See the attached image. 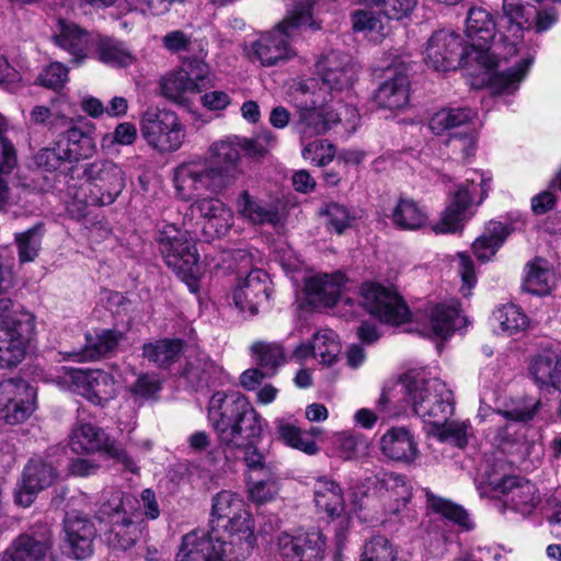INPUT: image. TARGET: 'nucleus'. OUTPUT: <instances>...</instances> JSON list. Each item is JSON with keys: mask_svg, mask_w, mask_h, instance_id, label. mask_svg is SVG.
<instances>
[{"mask_svg": "<svg viewBox=\"0 0 561 561\" xmlns=\"http://www.w3.org/2000/svg\"><path fill=\"white\" fill-rule=\"evenodd\" d=\"M57 125H60L57 135L59 140H64V149L61 153L69 163L88 159L95 152V141L93 134L95 128L92 124L71 118H57Z\"/></svg>", "mask_w": 561, "mask_h": 561, "instance_id": "obj_19", "label": "nucleus"}, {"mask_svg": "<svg viewBox=\"0 0 561 561\" xmlns=\"http://www.w3.org/2000/svg\"><path fill=\"white\" fill-rule=\"evenodd\" d=\"M64 529L66 540L76 559L83 560L92 554L96 529L88 516L78 512L67 514L64 519Z\"/></svg>", "mask_w": 561, "mask_h": 561, "instance_id": "obj_25", "label": "nucleus"}, {"mask_svg": "<svg viewBox=\"0 0 561 561\" xmlns=\"http://www.w3.org/2000/svg\"><path fill=\"white\" fill-rule=\"evenodd\" d=\"M140 133L147 144L160 152L176 151L185 138L183 124L170 110L148 108L140 119Z\"/></svg>", "mask_w": 561, "mask_h": 561, "instance_id": "obj_10", "label": "nucleus"}, {"mask_svg": "<svg viewBox=\"0 0 561 561\" xmlns=\"http://www.w3.org/2000/svg\"><path fill=\"white\" fill-rule=\"evenodd\" d=\"M55 44L71 56V62H83L94 46L93 36L73 22L58 20Z\"/></svg>", "mask_w": 561, "mask_h": 561, "instance_id": "obj_24", "label": "nucleus"}, {"mask_svg": "<svg viewBox=\"0 0 561 561\" xmlns=\"http://www.w3.org/2000/svg\"><path fill=\"white\" fill-rule=\"evenodd\" d=\"M510 234L508 228L500 221L491 220L482 236L472 243V250L481 261H489Z\"/></svg>", "mask_w": 561, "mask_h": 561, "instance_id": "obj_40", "label": "nucleus"}, {"mask_svg": "<svg viewBox=\"0 0 561 561\" xmlns=\"http://www.w3.org/2000/svg\"><path fill=\"white\" fill-rule=\"evenodd\" d=\"M503 12L516 35L523 27L531 28L533 13H536V8L523 4L518 0H503Z\"/></svg>", "mask_w": 561, "mask_h": 561, "instance_id": "obj_52", "label": "nucleus"}, {"mask_svg": "<svg viewBox=\"0 0 561 561\" xmlns=\"http://www.w3.org/2000/svg\"><path fill=\"white\" fill-rule=\"evenodd\" d=\"M135 502L136 500L130 495H125L121 491H113L110 497L101 505L98 514L100 518H122V516H127V508H133Z\"/></svg>", "mask_w": 561, "mask_h": 561, "instance_id": "obj_57", "label": "nucleus"}, {"mask_svg": "<svg viewBox=\"0 0 561 561\" xmlns=\"http://www.w3.org/2000/svg\"><path fill=\"white\" fill-rule=\"evenodd\" d=\"M553 272L548 267V262L542 257H535L525 266L523 289L533 295H547L551 289Z\"/></svg>", "mask_w": 561, "mask_h": 561, "instance_id": "obj_37", "label": "nucleus"}, {"mask_svg": "<svg viewBox=\"0 0 561 561\" xmlns=\"http://www.w3.org/2000/svg\"><path fill=\"white\" fill-rule=\"evenodd\" d=\"M330 102L329 94L322 89H316L313 83L304 84L296 91L293 128L300 136L301 142L325 134L344 117L357 116L356 108L344 104L332 108Z\"/></svg>", "mask_w": 561, "mask_h": 561, "instance_id": "obj_4", "label": "nucleus"}, {"mask_svg": "<svg viewBox=\"0 0 561 561\" xmlns=\"http://www.w3.org/2000/svg\"><path fill=\"white\" fill-rule=\"evenodd\" d=\"M208 420L225 450H243L244 462L251 471L273 473L264 455L255 446L263 430L262 419L245 397L214 393L209 401Z\"/></svg>", "mask_w": 561, "mask_h": 561, "instance_id": "obj_1", "label": "nucleus"}, {"mask_svg": "<svg viewBox=\"0 0 561 561\" xmlns=\"http://www.w3.org/2000/svg\"><path fill=\"white\" fill-rule=\"evenodd\" d=\"M501 329L508 334H514L527 325V317L522 309L515 305H506L495 312Z\"/></svg>", "mask_w": 561, "mask_h": 561, "instance_id": "obj_59", "label": "nucleus"}, {"mask_svg": "<svg viewBox=\"0 0 561 561\" xmlns=\"http://www.w3.org/2000/svg\"><path fill=\"white\" fill-rule=\"evenodd\" d=\"M36 390L23 379L0 381V420L20 424L35 410Z\"/></svg>", "mask_w": 561, "mask_h": 561, "instance_id": "obj_15", "label": "nucleus"}, {"mask_svg": "<svg viewBox=\"0 0 561 561\" xmlns=\"http://www.w3.org/2000/svg\"><path fill=\"white\" fill-rule=\"evenodd\" d=\"M344 276L341 273L320 274L310 277L306 283L307 300L313 307H332L337 301Z\"/></svg>", "mask_w": 561, "mask_h": 561, "instance_id": "obj_29", "label": "nucleus"}, {"mask_svg": "<svg viewBox=\"0 0 561 561\" xmlns=\"http://www.w3.org/2000/svg\"><path fill=\"white\" fill-rule=\"evenodd\" d=\"M359 4L376 7L387 18L401 20L410 14L417 4V0H356Z\"/></svg>", "mask_w": 561, "mask_h": 561, "instance_id": "obj_55", "label": "nucleus"}, {"mask_svg": "<svg viewBox=\"0 0 561 561\" xmlns=\"http://www.w3.org/2000/svg\"><path fill=\"white\" fill-rule=\"evenodd\" d=\"M314 503L319 511L330 516L340 515L344 508V497L339 484L328 479H319L314 484Z\"/></svg>", "mask_w": 561, "mask_h": 561, "instance_id": "obj_42", "label": "nucleus"}, {"mask_svg": "<svg viewBox=\"0 0 561 561\" xmlns=\"http://www.w3.org/2000/svg\"><path fill=\"white\" fill-rule=\"evenodd\" d=\"M124 334L116 330H102L94 336L87 335V344L79 351H73L69 355L77 362L95 360L114 352Z\"/></svg>", "mask_w": 561, "mask_h": 561, "instance_id": "obj_34", "label": "nucleus"}, {"mask_svg": "<svg viewBox=\"0 0 561 561\" xmlns=\"http://www.w3.org/2000/svg\"><path fill=\"white\" fill-rule=\"evenodd\" d=\"M533 64L531 57L520 59L514 67L504 71H494L489 75V84L494 93H513Z\"/></svg>", "mask_w": 561, "mask_h": 561, "instance_id": "obj_38", "label": "nucleus"}, {"mask_svg": "<svg viewBox=\"0 0 561 561\" xmlns=\"http://www.w3.org/2000/svg\"><path fill=\"white\" fill-rule=\"evenodd\" d=\"M465 323L466 319L460 316L458 302L438 304L430 310L424 334L445 340Z\"/></svg>", "mask_w": 561, "mask_h": 561, "instance_id": "obj_28", "label": "nucleus"}, {"mask_svg": "<svg viewBox=\"0 0 561 561\" xmlns=\"http://www.w3.org/2000/svg\"><path fill=\"white\" fill-rule=\"evenodd\" d=\"M229 540H226L217 533L216 548L221 550L220 561H243L252 552L255 538L250 529L245 526L241 531H227Z\"/></svg>", "mask_w": 561, "mask_h": 561, "instance_id": "obj_35", "label": "nucleus"}, {"mask_svg": "<svg viewBox=\"0 0 561 561\" xmlns=\"http://www.w3.org/2000/svg\"><path fill=\"white\" fill-rule=\"evenodd\" d=\"M59 478L57 465L46 457L35 456L28 460L23 470L21 490L15 495V501L30 506L34 495L51 486Z\"/></svg>", "mask_w": 561, "mask_h": 561, "instance_id": "obj_20", "label": "nucleus"}, {"mask_svg": "<svg viewBox=\"0 0 561 561\" xmlns=\"http://www.w3.org/2000/svg\"><path fill=\"white\" fill-rule=\"evenodd\" d=\"M437 436L442 442L454 444L459 448H463L468 444L469 425L466 422L447 421L433 426Z\"/></svg>", "mask_w": 561, "mask_h": 561, "instance_id": "obj_56", "label": "nucleus"}, {"mask_svg": "<svg viewBox=\"0 0 561 561\" xmlns=\"http://www.w3.org/2000/svg\"><path fill=\"white\" fill-rule=\"evenodd\" d=\"M340 342L334 331L323 329L313 334L312 355L314 357H319L322 364H333L340 353Z\"/></svg>", "mask_w": 561, "mask_h": 561, "instance_id": "obj_50", "label": "nucleus"}, {"mask_svg": "<svg viewBox=\"0 0 561 561\" xmlns=\"http://www.w3.org/2000/svg\"><path fill=\"white\" fill-rule=\"evenodd\" d=\"M96 54L100 61L111 66L127 67L135 61V56L124 43L110 37L98 41Z\"/></svg>", "mask_w": 561, "mask_h": 561, "instance_id": "obj_44", "label": "nucleus"}, {"mask_svg": "<svg viewBox=\"0 0 561 561\" xmlns=\"http://www.w3.org/2000/svg\"><path fill=\"white\" fill-rule=\"evenodd\" d=\"M34 335V314L14 308L10 298H0V368L20 364Z\"/></svg>", "mask_w": 561, "mask_h": 561, "instance_id": "obj_5", "label": "nucleus"}, {"mask_svg": "<svg viewBox=\"0 0 561 561\" xmlns=\"http://www.w3.org/2000/svg\"><path fill=\"white\" fill-rule=\"evenodd\" d=\"M508 466L504 459H485L482 463L481 482L490 486L495 493H501L510 479L516 476L508 474Z\"/></svg>", "mask_w": 561, "mask_h": 561, "instance_id": "obj_49", "label": "nucleus"}, {"mask_svg": "<svg viewBox=\"0 0 561 561\" xmlns=\"http://www.w3.org/2000/svg\"><path fill=\"white\" fill-rule=\"evenodd\" d=\"M407 399L415 414L432 426L447 421L454 413L453 392L438 379L414 381L407 387Z\"/></svg>", "mask_w": 561, "mask_h": 561, "instance_id": "obj_8", "label": "nucleus"}, {"mask_svg": "<svg viewBox=\"0 0 561 561\" xmlns=\"http://www.w3.org/2000/svg\"><path fill=\"white\" fill-rule=\"evenodd\" d=\"M207 153L209 159L183 162L174 171L176 192L185 201L207 194H222L242 174L237 137L213 142Z\"/></svg>", "mask_w": 561, "mask_h": 561, "instance_id": "obj_2", "label": "nucleus"}, {"mask_svg": "<svg viewBox=\"0 0 561 561\" xmlns=\"http://www.w3.org/2000/svg\"><path fill=\"white\" fill-rule=\"evenodd\" d=\"M476 112L469 107H448L436 112L431 121L430 128L436 135L447 133L448 136L459 130H471Z\"/></svg>", "mask_w": 561, "mask_h": 561, "instance_id": "obj_33", "label": "nucleus"}, {"mask_svg": "<svg viewBox=\"0 0 561 561\" xmlns=\"http://www.w3.org/2000/svg\"><path fill=\"white\" fill-rule=\"evenodd\" d=\"M165 264L185 283L192 285L198 273V253L191 234L174 225H165L157 238Z\"/></svg>", "mask_w": 561, "mask_h": 561, "instance_id": "obj_7", "label": "nucleus"}, {"mask_svg": "<svg viewBox=\"0 0 561 561\" xmlns=\"http://www.w3.org/2000/svg\"><path fill=\"white\" fill-rule=\"evenodd\" d=\"M426 503L433 513L440 515L460 529L465 531L473 529L474 523L462 506L432 493L426 494Z\"/></svg>", "mask_w": 561, "mask_h": 561, "instance_id": "obj_39", "label": "nucleus"}, {"mask_svg": "<svg viewBox=\"0 0 561 561\" xmlns=\"http://www.w3.org/2000/svg\"><path fill=\"white\" fill-rule=\"evenodd\" d=\"M298 541L300 542L301 561H320L325 552V539L321 531L299 530Z\"/></svg>", "mask_w": 561, "mask_h": 561, "instance_id": "obj_53", "label": "nucleus"}, {"mask_svg": "<svg viewBox=\"0 0 561 561\" xmlns=\"http://www.w3.org/2000/svg\"><path fill=\"white\" fill-rule=\"evenodd\" d=\"M445 145L454 159L466 161L476 152V133L473 129L455 131L447 137Z\"/></svg>", "mask_w": 561, "mask_h": 561, "instance_id": "obj_54", "label": "nucleus"}, {"mask_svg": "<svg viewBox=\"0 0 561 561\" xmlns=\"http://www.w3.org/2000/svg\"><path fill=\"white\" fill-rule=\"evenodd\" d=\"M410 81L402 67H389L386 79L375 91L374 100L378 107L391 112L404 108L409 103Z\"/></svg>", "mask_w": 561, "mask_h": 561, "instance_id": "obj_22", "label": "nucleus"}, {"mask_svg": "<svg viewBox=\"0 0 561 561\" xmlns=\"http://www.w3.org/2000/svg\"><path fill=\"white\" fill-rule=\"evenodd\" d=\"M356 72L350 55L331 50L316 64V73L321 81V85H318L316 81H310L308 84L313 83L316 89H322L332 101L333 91H343L353 85L356 80Z\"/></svg>", "mask_w": 561, "mask_h": 561, "instance_id": "obj_16", "label": "nucleus"}, {"mask_svg": "<svg viewBox=\"0 0 561 561\" xmlns=\"http://www.w3.org/2000/svg\"><path fill=\"white\" fill-rule=\"evenodd\" d=\"M1 561H56L51 530L48 526L41 525L20 535L4 552Z\"/></svg>", "mask_w": 561, "mask_h": 561, "instance_id": "obj_18", "label": "nucleus"}, {"mask_svg": "<svg viewBox=\"0 0 561 561\" xmlns=\"http://www.w3.org/2000/svg\"><path fill=\"white\" fill-rule=\"evenodd\" d=\"M268 275L262 270H252L241 279L232 293V300L240 312L249 316L257 313V306L268 299Z\"/></svg>", "mask_w": 561, "mask_h": 561, "instance_id": "obj_23", "label": "nucleus"}, {"mask_svg": "<svg viewBox=\"0 0 561 561\" xmlns=\"http://www.w3.org/2000/svg\"><path fill=\"white\" fill-rule=\"evenodd\" d=\"M359 561H397V550L386 536L373 535L364 540Z\"/></svg>", "mask_w": 561, "mask_h": 561, "instance_id": "obj_48", "label": "nucleus"}, {"mask_svg": "<svg viewBox=\"0 0 561 561\" xmlns=\"http://www.w3.org/2000/svg\"><path fill=\"white\" fill-rule=\"evenodd\" d=\"M237 214L252 225H276L278 211L264 201L252 196L248 190L242 191L236 198Z\"/></svg>", "mask_w": 561, "mask_h": 561, "instance_id": "obj_32", "label": "nucleus"}, {"mask_svg": "<svg viewBox=\"0 0 561 561\" xmlns=\"http://www.w3.org/2000/svg\"><path fill=\"white\" fill-rule=\"evenodd\" d=\"M321 214L328 218L330 229L339 234L350 228L352 221L355 219V216L346 206L333 202L328 203L321 210Z\"/></svg>", "mask_w": 561, "mask_h": 561, "instance_id": "obj_60", "label": "nucleus"}, {"mask_svg": "<svg viewBox=\"0 0 561 561\" xmlns=\"http://www.w3.org/2000/svg\"><path fill=\"white\" fill-rule=\"evenodd\" d=\"M140 537V524L129 516L112 522L110 542L117 549L127 550L135 546Z\"/></svg>", "mask_w": 561, "mask_h": 561, "instance_id": "obj_47", "label": "nucleus"}, {"mask_svg": "<svg viewBox=\"0 0 561 561\" xmlns=\"http://www.w3.org/2000/svg\"><path fill=\"white\" fill-rule=\"evenodd\" d=\"M181 339H162L142 345V356L159 368H168L179 360L184 350Z\"/></svg>", "mask_w": 561, "mask_h": 561, "instance_id": "obj_36", "label": "nucleus"}, {"mask_svg": "<svg viewBox=\"0 0 561 561\" xmlns=\"http://www.w3.org/2000/svg\"><path fill=\"white\" fill-rule=\"evenodd\" d=\"M298 533H280L276 537V549L283 561H301Z\"/></svg>", "mask_w": 561, "mask_h": 561, "instance_id": "obj_64", "label": "nucleus"}, {"mask_svg": "<svg viewBox=\"0 0 561 561\" xmlns=\"http://www.w3.org/2000/svg\"><path fill=\"white\" fill-rule=\"evenodd\" d=\"M313 3V0L296 3L274 28L262 33L251 44L250 59L259 61L263 67H273L296 56L291 43L299 30L305 25L312 30L320 28V25L312 20Z\"/></svg>", "mask_w": 561, "mask_h": 561, "instance_id": "obj_3", "label": "nucleus"}, {"mask_svg": "<svg viewBox=\"0 0 561 561\" xmlns=\"http://www.w3.org/2000/svg\"><path fill=\"white\" fill-rule=\"evenodd\" d=\"M360 297L363 307L382 322L399 325L410 319V310L403 299L378 284H363Z\"/></svg>", "mask_w": 561, "mask_h": 561, "instance_id": "obj_14", "label": "nucleus"}, {"mask_svg": "<svg viewBox=\"0 0 561 561\" xmlns=\"http://www.w3.org/2000/svg\"><path fill=\"white\" fill-rule=\"evenodd\" d=\"M73 383L77 391L95 405H102L114 393V381L111 375L102 370H78L75 373Z\"/></svg>", "mask_w": 561, "mask_h": 561, "instance_id": "obj_27", "label": "nucleus"}, {"mask_svg": "<svg viewBox=\"0 0 561 561\" xmlns=\"http://www.w3.org/2000/svg\"><path fill=\"white\" fill-rule=\"evenodd\" d=\"M427 216L417 204L410 198H400L392 210L393 225L403 230H415L423 227Z\"/></svg>", "mask_w": 561, "mask_h": 561, "instance_id": "obj_43", "label": "nucleus"}, {"mask_svg": "<svg viewBox=\"0 0 561 561\" xmlns=\"http://www.w3.org/2000/svg\"><path fill=\"white\" fill-rule=\"evenodd\" d=\"M221 370L206 354H197L187 360L184 376L195 387H209L214 385Z\"/></svg>", "mask_w": 561, "mask_h": 561, "instance_id": "obj_41", "label": "nucleus"}, {"mask_svg": "<svg viewBox=\"0 0 561 561\" xmlns=\"http://www.w3.org/2000/svg\"><path fill=\"white\" fill-rule=\"evenodd\" d=\"M41 84L48 89L59 90L68 81V68L59 62H51L38 78Z\"/></svg>", "mask_w": 561, "mask_h": 561, "instance_id": "obj_63", "label": "nucleus"}, {"mask_svg": "<svg viewBox=\"0 0 561 561\" xmlns=\"http://www.w3.org/2000/svg\"><path fill=\"white\" fill-rule=\"evenodd\" d=\"M137 137L136 126L131 123H119L113 133H107L102 137L101 146L112 148L115 145L129 146L134 144Z\"/></svg>", "mask_w": 561, "mask_h": 561, "instance_id": "obj_62", "label": "nucleus"}, {"mask_svg": "<svg viewBox=\"0 0 561 561\" xmlns=\"http://www.w3.org/2000/svg\"><path fill=\"white\" fill-rule=\"evenodd\" d=\"M556 365H558V354L553 352H543L537 355L530 365V374L534 380L539 386H549Z\"/></svg>", "mask_w": 561, "mask_h": 561, "instance_id": "obj_58", "label": "nucleus"}, {"mask_svg": "<svg viewBox=\"0 0 561 561\" xmlns=\"http://www.w3.org/2000/svg\"><path fill=\"white\" fill-rule=\"evenodd\" d=\"M381 453L396 461L412 462L417 456L416 443L405 427H392L380 438Z\"/></svg>", "mask_w": 561, "mask_h": 561, "instance_id": "obj_31", "label": "nucleus"}, {"mask_svg": "<svg viewBox=\"0 0 561 561\" xmlns=\"http://www.w3.org/2000/svg\"><path fill=\"white\" fill-rule=\"evenodd\" d=\"M278 491V480L274 473H271L266 474L265 479L252 482L249 486V496L253 502L263 504L274 500Z\"/></svg>", "mask_w": 561, "mask_h": 561, "instance_id": "obj_61", "label": "nucleus"}, {"mask_svg": "<svg viewBox=\"0 0 561 561\" xmlns=\"http://www.w3.org/2000/svg\"><path fill=\"white\" fill-rule=\"evenodd\" d=\"M425 60L437 71H449L474 61V57L459 34L440 30L428 39Z\"/></svg>", "mask_w": 561, "mask_h": 561, "instance_id": "obj_12", "label": "nucleus"}, {"mask_svg": "<svg viewBox=\"0 0 561 561\" xmlns=\"http://www.w3.org/2000/svg\"><path fill=\"white\" fill-rule=\"evenodd\" d=\"M44 237V225L36 224L32 228L14 236L18 248V256L21 263L33 262L39 254Z\"/></svg>", "mask_w": 561, "mask_h": 561, "instance_id": "obj_45", "label": "nucleus"}, {"mask_svg": "<svg viewBox=\"0 0 561 561\" xmlns=\"http://www.w3.org/2000/svg\"><path fill=\"white\" fill-rule=\"evenodd\" d=\"M217 529L191 531L183 536L176 561H220L221 550H217Z\"/></svg>", "mask_w": 561, "mask_h": 561, "instance_id": "obj_26", "label": "nucleus"}, {"mask_svg": "<svg viewBox=\"0 0 561 561\" xmlns=\"http://www.w3.org/2000/svg\"><path fill=\"white\" fill-rule=\"evenodd\" d=\"M472 175L453 193L449 205L434 228L436 232H456L469 217L470 207L474 203L480 205L486 198L490 179L478 171H473Z\"/></svg>", "mask_w": 561, "mask_h": 561, "instance_id": "obj_9", "label": "nucleus"}, {"mask_svg": "<svg viewBox=\"0 0 561 561\" xmlns=\"http://www.w3.org/2000/svg\"><path fill=\"white\" fill-rule=\"evenodd\" d=\"M496 34V24L490 12L482 8H471L466 20V35L470 41L468 48L474 61L488 70L497 67L495 54L490 51V44Z\"/></svg>", "mask_w": 561, "mask_h": 561, "instance_id": "obj_13", "label": "nucleus"}, {"mask_svg": "<svg viewBox=\"0 0 561 561\" xmlns=\"http://www.w3.org/2000/svg\"><path fill=\"white\" fill-rule=\"evenodd\" d=\"M211 517L209 527L214 525L217 533L220 528L225 531H241L250 526L244 502L232 491L225 490L213 497Z\"/></svg>", "mask_w": 561, "mask_h": 561, "instance_id": "obj_21", "label": "nucleus"}, {"mask_svg": "<svg viewBox=\"0 0 561 561\" xmlns=\"http://www.w3.org/2000/svg\"><path fill=\"white\" fill-rule=\"evenodd\" d=\"M257 366L266 371L267 376H274L279 366L286 362L285 351L276 343L257 342L251 347Z\"/></svg>", "mask_w": 561, "mask_h": 561, "instance_id": "obj_46", "label": "nucleus"}, {"mask_svg": "<svg viewBox=\"0 0 561 561\" xmlns=\"http://www.w3.org/2000/svg\"><path fill=\"white\" fill-rule=\"evenodd\" d=\"M69 445L75 453H95L104 450L111 458L121 462L128 471L135 473L138 471L131 456L118 445L110 443L105 433L91 425L81 424L73 430Z\"/></svg>", "mask_w": 561, "mask_h": 561, "instance_id": "obj_17", "label": "nucleus"}, {"mask_svg": "<svg viewBox=\"0 0 561 561\" xmlns=\"http://www.w3.org/2000/svg\"><path fill=\"white\" fill-rule=\"evenodd\" d=\"M209 67L202 58H187L178 70L161 81V93L168 100L184 104L186 93H199L210 84Z\"/></svg>", "mask_w": 561, "mask_h": 561, "instance_id": "obj_11", "label": "nucleus"}, {"mask_svg": "<svg viewBox=\"0 0 561 561\" xmlns=\"http://www.w3.org/2000/svg\"><path fill=\"white\" fill-rule=\"evenodd\" d=\"M83 175L87 183L75 194V198L85 205H111L125 187L122 168L108 160L85 164Z\"/></svg>", "mask_w": 561, "mask_h": 561, "instance_id": "obj_6", "label": "nucleus"}, {"mask_svg": "<svg viewBox=\"0 0 561 561\" xmlns=\"http://www.w3.org/2000/svg\"><path fill=\"white\" fill-rule=\"evenodd\" d=\"M507 483L500 493L505 497V505L524 515L530 514L540 502L536 485L517 476L510 479Z\"/></svg>", "mask_w": 561, "mask_h": 561, "instance_id": "obj_30", "label": "nucleus"}, {"mask_svg": "<svg viewBox=\"0 0 561 561\" xmlns=\"http://www.w3.org/2000/svg\"><path fill=\"white\" fill-rule=\"evenodd\" d=\"M277 430L286 445L308 455H314L318 453L319 447L313 438L309 437L305 432H301V430L294 424L280 420L277 422Z\"/></svg>", "mask_w": 561, "mask_h": 561, "instance_id": "obj_51", "label": "nucleus"}]
</instances>
